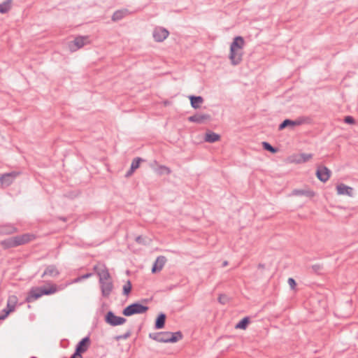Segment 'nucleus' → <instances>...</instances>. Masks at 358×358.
Masks as SVG:
<instances>
[{
    "mask_svg": "<svg viewBox=\"0 0 358 358\" xmlns=\"http://www.w3.org/2000/svg\"><path fill=\"white\" fill-rule=\"evenodd\" d=\"M181 331H159L149 334V338L159 343H176L182 338Z\"/></svg>",
    "mask_w": 358,
    "mask_h": 358,
    "instance_id": "f257e3e1",
    "label": "nucleus"
},
{
    "mask_svg": "<svg viewBox=\"0 0 358 358\" xmlns=\"http://www.w3.org/2000/svg\"><path fill=\"white\" fill-rule=\"evenodd\" d=\"M31 236L29 234H24L20 236L10 237L3 241H1V245L4 249L15 248L17 246L29 243L31 240Z\"/></svg>",
    "mask_w": 358,
    "mask_h": 358,
    "instance_id": "f03ea898",
    "label": "nucleus"
},
{
    "mask_svg": "<svg viewBox=\"0 0 358 358\" xmlns=\"http://www.w3.org/2000/svg\"><path fill=\"white\" fill-rule=\"evenodd\" d=\"M149 307L136 301L131 303L124 308L122 310V314L126 317H129L136 314H143L146 313Z\"/></svg>",
    "mask_w": 358,
    "mask_h": 358,
    "instance_id": "7ed1b4c3",
    "label": "nucleus"
},
{
    "mask_svg": "<svg viewBox=\"0 0 358 358\" xmlns=\"http://www.w3.org/2000/svg\"><path fill=\"white\" fill-rule=\"evenodd\" d=\"M89 43V36H78L73 41L69 42L68 46L71 52H76Z\"/></svg>",
    "mask_w": 358,
    "mask_h": 358,
    "instance_id": "20e7f679",
    "label": "nucleus"
},
{
    "mask_svg": "<svg viewBox=\"0 0 358 358\" xmlns=\"http://www.w3.org/2000/svg\"><path fill=\"white\" fill-rule=\"evenodd\" d=\"M104 320L107 324L112 327L122 325L127 322L126 318L115 315V313L111 310L107 312V313L105 315Z\"/></svg>",
    "mask_w": 358,
    "mask_h": 358,
    "instance_id": "39448f33",
    "label": "nucleus"
},
{
    "mask_svg": "<svg viewBox=\"0 0 358 358\" xmlns=\"http://www.w3.org/2000/svg\"><path fill=\"white\" fill-rule=\"evenodd\" d=\"M169 36L168 29L163 27H156L152 31V37L156 42H163Z\"/></svg>",
    "mask_w": 358,
    "mask_h": 358,
    "instance_id": "423d86ee",
    "label": "nucleus"
},
{
    "mask_svg": "<svg viewBox=\"0 0 358 358\" xmlns=\"http://www.w3.org/2000/svg\"><path fill=\"white\" fill-rule=\"evenodd\" d=\"M91 344L90 338L89 336H87L82 338L76 345L75 348V353L82 355L83 353H85L87 351Z\"/></svg>",
    "mask_w": 358,
    "mask_h": 358,
    "instance_id": "0eeeda50",
    "label": "nucleus"
},
{
    "mask_svg": "<svg viewBox=\"0 0 358 358\" xmlns=\"http://www.w3.org/2000/svg\"><path fill=\"white\" fill-rule=\"evenodd\" d=\"M94 271L99 277V281L110 280V274L105 264L96 265L93 268Z\"/></svg>",
    "mask_w": 358,
    "mask_h": 358,
    "instance_id": "6e6552de",
    "label": "nucleus"
},
{
    "mask_svg": "<svg viewBox=\"0 0 358 358\" xmlns=\"http://www.w3.org/2000/svg\"><path fill=\"white\" fill-rule=\"evenodd\" d=\"M20 174L18 171L6 173L0 176V182L2 185L8 187L11 185L13 180Z\"/></svg>",
    "mask_w": 358,
    "mask_h": 358,
    "instance_id": "1a4fd4ad",
    "label": "nucleus"
},
{
    "mask_svg": "<svg viewBox=\"0 0 358 358\" xmlns=\"http://www.w3.org/2000/svg\"><path fill=\"white\" fill-rule=\"evenodd\" d=\"M331 171L325 166H319L316 170V176L321 182H327L331 176Z\"/></svg>",
    "mask_w": 358,
    "mask_h": 358,
    "instance_id": "9d476101",
    "label": "nucleus"
},
{
    "mask_svg": "<svg viewBox=\"0 0 358 358\" xmlns=\"http://www.w3.org/2000/svg\"><path fill=\"white\" fill-rule=\"evenodd\" d=\"M101 287V294L103 297H108L113 289V284L110 280L99 282Z\"/></svg>",
    "mask_w": 358,
    "mask_h": 358,
    "instance_id": "9b49d317",
    "label": "nucleus"
},
{
    "mask_svg": "<svg viewBox=\"0 0 358 358\" xmlns=\"http://www.w3.org/2000/svg\"><path fill=\"white\" fill-rule=\"evenodd\" d=\"M42 296L40 287H33L30 289L25 299L27 303L33 302L34 301Z\"/></svg>",
    "mask_w": 358,
    "mask_h": 358,
    "instance_id": "f8f14e48",
    "label": "nucleus"
},
{
    "mask_svg": "<svg viewBox=\"0 0 358 358\" xmlns=\"http://www.w3.org/2000/svg\"><path fill=\"white\" fill-rule=\"evenodd\" d=\"M234 53V54L233 55L231 48H230L229 58L231 60V64L234 66H236L241 62L243 59V50L235 49Z\"/></svg>",
    "mask_w": 358,
    "mask_h": 358,
    "instance_id": "ddd939ff",
    "label": "nucleus"
},
{
    "mask_svg": "<svg viewBox=\"0 0 358 358\" xmlns=\"http://www.w3.org/2000/svg\"><path fill=\"white\" fill-rule=\"evenodd\" d=\"M167 261V259L165 256H159L157 257L155 262H154L152 267V273H156L157 272H159L165 265L166 262Z\"/></svg>",
    "mask_w": 358,
    "mask_h": 358,
    "instance_id": "4468645a",
    "label": "nucleus"
},
{
    "mask_svg": "<svg viewBox=\"0 0 358 358\" xmlns=\"http://www.w3.org/2000/svg\"><path fill=\"white\" fill-rule=\"evenodd\" d=\"M336 190L338 194L340 195H348L349 196H353L354 189L349 187L343 183H341L336 186Z\"/></svg>",
    "mask_w": 358,
    "mask_h": 358,
    "instance_id": "2eb2a0df",
    "label": "nucleus"
},
{
    "mask_svg": "<svg viewBox=\"0 0 358 358\" xmlns=\"http://www.w3.org/2000/svg\"><path fill=\"white\" fill-rule=\"evenodd\" d=\"M211 116L209 114H199L196 113L194 115L189 116L188 120L191 122L201 124L205 120H210Z\"/></svg>",
    "mask_w": 358,
    "mask_h": 358,
    "instance_id": "dca6fc26",
    "label": "nucleus"
},
{
    "mask_svg": "<svg viewBox=\"0 0 358 358\" xmlns=\"http://www.w3.org/2000/svg\"><path fill=\"white\" fill-rule=\"evenodd\" d=\"M59 273H60L57 266L54 264H50L46 266L45 271L41 275V278H45V276L57 277Z\"/></svg>",
    "mask_w": 358,
    "mask_h": 358,
    "instance_id": "f3484780",
    "label": "nucleus"
},
{
    "mask_svg": "<svg viewBox=\"0 0 358 358\" xmlns=\"http://www.w3.org/2000/svg\"><path fill=\"white\" fill-rule=\"evenodd\" d=\"M244 44H245V41L242 36H236L233 39V41L230 45V48H231V50H232V55H234L235 49L243 50Z\"/></svg>",
    "mask_w": 358,
    "mask_h": 358,
    "instance_id": "a211bd4d",
    "label": "nucleus"
},
{
    "mask_svg": "<svg viewBox=\"0 0 358 358\" xmlns=\"http://www.w3.org/2000/svg\"><path fill=\"white\" fill-rule=\"evenodd\" d=\"M191 106L194 109H198L200 108V105L203 102V98L201 96L190 95L188 96Z\"/></svg>",
    "mask_w": 358,
    "mask_h": 358,
    "instance_id": "6ab92c4d",
    "label": "nucleus"
},
{
    "mask_svg": "<svg viewBox=\"0 0 358 358\" xmlns=\"http://www.w3.org/2000/svg\"><path fill=\"white\" fill-rule=\"evenodd\" d=\"M166 315L164 313H160L157 317L155 322V329H161L165 326Z\"/></svg>",
    "mask_w": 358,
    "mask_h": 358,
    "instance_id": "aec40b11",
    "label": "nucleus"
},
{
    "mask_svg": "<svg viewBox=\"0 0 358 358\" xmlns=\"http://www.w3.org/2000/svg\"><path fill=\"white\" fill-rule=\"evenodd\" d=\"M17 231V228L10 224L0 226L1 235H9Z\"/></svg>",
    "mask_w": 358,
    "mask_h": 358,
    "instance_id": "412c9836",
    "label": "nucleus"
},
{
    "mask_svg": "<svg viewBox=\"0 0 358 358\" xmlns=\"http://www.w3.org/2000/svg\"><path fill=\"white\" fill-rule=\"evenodd\" d=\"M220 139V136L213 131H208L204 137V140L208 143H215Z\"/></svg>",
    "mask_w": 358,
    "mask_h": 358,
    "instance_id": "4be33fe9",
    "label": "nucleus"
},
{
    "mask_svg": "<svg viewBox=\"0 0 358 358\" xmlns=\"http://www.w3.org/2000/svg\"><path fill=\"white\" fill-rule=\"evenodd\" d=\"M48 285H49V287H46L45 286L40 287L42 296L50 295V294L55 293L57 291V287L55 284L48 283Z\"/></svg>",
    "mask_w": 358,
    "mask_h": 358,
    "instance_id": "5701e85b",
    "label": "nucleus"
},
{
    "mask_svg": "<svg viewBox=\"0 0 358 358\" xmlns=\"http://www.w3.org/2000/svg\"><path fill=\"white\" fill-rule=\"evenodd\" d=\"M292 194L296 196H305L308 198H312L315 195V192L310 189H295L293 190Z\"/></svg>",
    "mask_w": 358,
    "mask_h": 358,
    "instance_id": "b1692460",
    "label": "nucleus"
},
{
    "mask_svg": "<svg viewBox=\"0 0 358 358\" xmlns=\"http://www.w3.org/2000/svg\"><path fill=\"white\" fill-rule=\"evenodd\" d=\"M13 0H6L0 3V13H7L12 7Z\"/></svg>",
    "mask_w": 358,
    "mask_h": 358,
    "instance_id": "393cba45",
    "label": "nucleus"
},
{
    "mask_svg": "<svg viewBox=\"0 0 358 358\" xmlns=\"http://www.w3.org/2000/svg\"><path fill=\"white\" fill-rule=\"evenodd\" d=\"M127 13L128 10L127 9L116 10L113 14L112 20L114 22L119 21L125 17Z\"/></svg>",
    "mask_w": 358,
    "mask_h": 358,
    "instance_id": "a878e982",
    "label": "nucleus"
},
{
    "mask_svg": "<svg viewBox=\"0 0 358 358\" xmlns=\"http://www.w3.org/2000/svg\"><path fill=\"white\" fill-rule=\"evenodd\" d=\"M250 322V320L249 317H245L243 319H241L235 326L236 329H245L248 324Z\"/></svg>",
    "mask_w": 358,
    "mask_h": 358,
    "instance_id": "bb28decb",
    "label": "nucleus"
},
{
    "mask_svg": "<svg viewBox=\"0 0 358 358\" xmlns=\"http://www.w3.org/2000/svg\"><path fill=\"white\" fill-rule=\"evenodd\" d=\"M287 127H294V122L293 120L285 119L278 126V130L282 131Z\"/></svg>",
    "mask_w": 358,
    "mask_h": 358,
    "instance_id": "cd10ccee",
    "label": "nucleus"
},
{
    "mask_svg": "<svg viewBox=\"0 0 358 358\" xmlns=\"http://www.w3.org/2000/svg\"><path fill=\"white\" fill-rule=\"evenodd\" d=\"M15 310V308L14 306H12L11 305H9L8 303H7L6 308H4L3 310V314L0 315V319L2 320H5L8 316V315L10 313L13 312Z\"/></svg>",
    "mask_w": 358,
    "mask_h": 358,
    "instance_id": "c85d7f7f",
    "label": "nucleus"
},
{
    "mask_svg": "<svg viewBox=\"0 0 358 358\" xmlns=\"http://www.w3.org/2000/svg\"><path fill=\"white\" fill-rule=\"evenodd\" d=\"M262 144L264 150L270 152L272 154H275L278 151V148L273 147L268 142L263 141Z\"/></svg>",
    "mask_w": 358,
    "mask_h": 358,
    "instance_id": "c756f323",
    "label": "nucleus"
},
{
    "mask_svg": "<svg viewBox=\"0 0 358 358\" xmlns=\"http://www.w3.org/2000/svg\"><path fill=\"white\" fill-rule=\"evenodd\" d=\"M156 172L157 173V174L162 176V175H164V174L169 175L171 173V171L169 167H167L164 165H160L156 169Z\"/></svg>",
    "mask_w": 358,
    "mask_h": 358,
    "instance_id": "7c9ffc66",
    "label": "nucleus"
},
{
    "mask_svg": "<svg viewBox=\"0 0 358 358\" xmlns=\"http://www.w3.org/2000/svg\"><path fill=\"white\" fill-rule=\"evenodd\" d=\"M310 118L305 116H301L294 120V127L300 126L306 123H308Z\"/></svg>",
    "mask_w": 358,
    "mask_h": 358,
    "instance_id": "2f4dec72",
    "label": "nucleus"
},
{
    "mask_svg": "<svg viewBox=\"0 0 358 358\" xmlns=\"http://www.w3.org/2000/svg\"><path fill=\"white\" fill-rule=\"evenodd\" d=\"M131 282L130 280H127V282L123 286L122 294L124 295L128 296L131 293Z\"/></svg>",
    "mask_w": 358,
    "mask_h": 358,
    "instance_id": "473e14b6",
    "label": "nucleus"
},
{
    "mask_svg": "<svg viewBox=\"0 0 358 358\" xmlns=\"http://www.w3.org/2000/svg\"><path fill=\"white\" fill-rule=\"evenodd\" d=\"M311 268L313 273L320 275L322 273L323 265L321 264H316L311 266Z\"/></svg>",
    "mask_w": 358,
    "mask_h": 358,
    "instance_id": "72a5a7b5",
    "label": "nucleus"
},
{
    "mask_svg": "<svg viewBox=\"0 0 358 358\" xmlns=\"http://www.w3.org/2000/svg\"><path fill=\"white\" fill-rule=\"evenodd\" d=\"M131 329H128L124 334L117 335L115 337V340L118 341L120 340H125L129 338L131 335Z\"/></svg>",
    "mask_w": 358,
    "mask_h": 358,
    "instance_id": "f704fd0d",
    "label": "nucleus"
},
{
    "mask_svg": "<svg viewBox=\"0 0 358 358\" xmlns=\"http://www.w3.org/2000/svg\"><path fill=\"white\" fill-rule=\"evenodd\" d=\"M313 157V154L301 153L300 159L298 160L299 163H305Z\"/></svg>",
    "mask_w": 358,
    "mask_h": 358,
    "instance_id": "c9c22d12",
    "label": "nucleus"
},
{
    "mask_svg": "<svg viewBox=\"0 0 358 358\" xmlns=\"http://www.w3.org/2000/svg\"><path fill=\"white\" fill-rule=\"evenodd\" d=\"M143 161H144V159H143L142 158L136 157L132 160L130 167L136 171L137 169L139 168L141 162Z\"/></svg>",
    "mask_w": 358,
    "mask_h": 358,
    "instance_id": "e433bc0d",
    "label": "nucleus"
},
{
    "mask_svg": "<svg viewBox=\"0 0 358 358\" xmlns=\"http://www.w3.org/2000/svg\"><path fill=\"white\" fill-rule=\"evenodd\" d=\"M17 301H18V299H17V296L10 295L8 296L7 303H8L9 305H11L12 306H14L15 308Z\"/></svg>",
    "mask_w": 358,
    "mask_h": 358,
    "instance_id": "4c0bfd02",
    "label": "nucleus"
},
{
    "mask_svg": "<svg viewBox=\"0 0 358 358\" xmlns=\"http://www.w3.org/2000/svg\"><path fill=\"white\" fill-rule=\"evenodd\" d=\"M343 122L348 124H354L355 123V120L352 116L348 115L344 117Z\"/></svg>",
    "mask_w": 358,
    "mask_h": 358,
    "instance_id": "58836bf2",
    "label": "nucleus"
},
{
    "mask_svg": "<svg viewBox=\"0 0 358 358\" xmlns=\"http://www.w3.org/2000/svg\"><path fill=\"white\" fill-rule=\"evenodd\" d=\"M287 282L292 289H295L296 287V280L292 278H289Z\"/></svg>",
    "mask_w": 358,
    "mask_h": 358,
    "instance_id": "ea45409f",
    "label": "nucleus"
},
{
    "mask_svg": "<svg viewBox=\"0 0 358 358\" xmlns=\"http://www.w3.org/2000/svg\"><path fill=\"white\" fill-rule=\"evenodd\" d=\"M92 275V273H86V274H84V275H81V276H80V277L77 278L74 280V282H79V281H80V280H82L87 279V278H88L91 277Z\"/></svg>",
    "mask_w": 358,
    "mask_h": 358,
    "instance_id": "a19ab883",
    "label": "nucleus"
},
{
    "mask_svg": "<svg viewBox=\"0 0 358 358\" xmlns=\"http://www.w3.org/2000/svg\"><path fill=\"white\" fill-rule=\"evenodd\" d=\"M135 241L138 244H141V245H144L147 244L145 238H143L142 236H137L136 238Z\"/></svg>",
    "mask_w": 358,
    "mask_h": 358,
    "instance_id": "79ce46f5",
    "label": "nucleus"
},
{
    "mask_svg": "<svg viewBox=\"0 0 358 358\" xmlns=\"http://www.w3.org/2000/svg\"><path fill=\"white\" fill-rule=\"evenodd\" d=\"M225 299H226V296L221 294L218 297V301H219V302L220 303L224 304L225 303Z\"/></svg>",
    "mask_w": 358,
    "mask_h": 358,
    "instance_id": "37998d69",
    "label": "nucleus"
},
{
    "mask_svg": "<svg viewBox=\"0 0 358 358\" xmlns=\"http://www.w3.org/2000/svg\"><path fill=\"white\" fill-rule=\"evenodd\" d=\"M134 171H135V170L130 167V169L127 171V173L125 174V177L126 178L130 177Z\"/></svg>",
    "mask_w": 358,
    "mask_h": 358,
    "instance_id": "c03bdc74",
    "label": "nucleus"
},
{
    "mask_svg": "<svg viewBox=\"0 0 358 358\" xmlns=\"http://www.w3.org/2000/svg\"><path fill=\"white\" fill-rule=\"evenodd\" d=\"M70 358H83V357L82 355H79L73 352Z\"/></svg>",
    "mask_w": 358,
    "mask_h": 358,
    "instance_id": "a18cd8bd",
    "label": "nucleus"
},
{
    "mask_svg": "<svg viewBox=\"0 0 358 358\" xmlns=\"http://www.w3.org/2000/svg\"><path fill=\"white\" fill-rule=\"evenodd\" d=\"M150 301V299H143L141 300L140 303H141L142 304H143V303L147 304Z\"/></svg>",
    "mask_w": 358,
    "mask_h": 358,
    "instance_id": "49530a36",
    "label": "nucleus"
},
{
    "mask_svg": "<svg viewBox=\"0 0 358 358\" xmlns=\"http://www.w3.org/2000/svg\"><path fill=\"white\" fill-rule=\"evenodd\" d=\"M258 268H262V269H263V268H265V264H262V263H259V264H258Z\"/></svg>",
    "mask_w": 358,
    "mask_h": 358,
    "instance_id": "de8ad7c7",
    "label": "nucleus"
},
{
    "mask_svg": "<svg viewBox=\"0 0 358 358\" xmlns=\"http://www.w3.org/2000/svg\"><path fill=\"white\" fill-rule=\"evenodd\" d=\"M59 219L62 220V221H64V222H66L67 221V217H59Z\"/></svg>",
    "mask_w": 358,
    "mask_h": 358,
    "instance_id": "09e8293b",
    "label": "nucleus"
},
{
    "mask_svg": "<svg viewBox=\"0 0 358 358\" xmlns=\"http://www.w3.org/2000/svg\"><path fill=\"white\" fill-rule=\"evenodd\" d=\"M223 265H224V266L227 265V262H224L223 263Z\"/></svg>",
    "mask_w": 358,
    "mask_h": 358,
    "instance_id": "8fccbe9b",
    "label": "nucleus"
},
{
    "mask_svg": "<svg viewBox=\"0 0 358 358\" xmlns=\"http://www.w3.org/2000/svg\"><path fill=\"white\" fill-rule=\"evenodd\" d=\"M64 358H66V357H64Z\"/></svg>",
    "mask_w": 358,
    "mask_h": 358,
    "instance_id": "3c124183",
    "label": "nucleus"
}]
</instances>
